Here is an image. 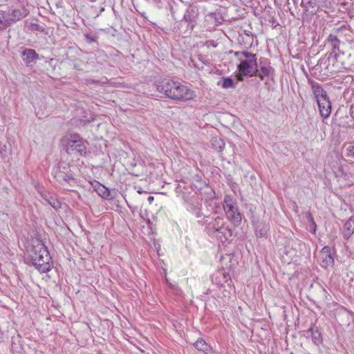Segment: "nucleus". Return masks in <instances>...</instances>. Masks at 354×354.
<instances>
[{"instance_id": "obj_1", "label": "nucleus", "mask_w": 354, "mask_h": 354, "mask_svg": "<svg viewBox=\"0 0 354 354\" xmlns=\"http://www.w3.org/2000/svg\"><path fill=\"white\" fill-rule=\"evenodd\" d=\"M156 89L167 97L179 101L190 100L196 96L194 92L187 86L171 79L165 78L158 81Z\"/></svg>"}, {"instance_id": "obj_2", "label": "nucleus", "mask_w": 354, "mask_h": 354, "mask_svg": "<svg viewBox=\"0 0 354 354\" xmlns=\"http://www.w3.org/2000/svg\"><path fill=\"white\" fill-rule=\"evenodd\" d=\"M33 266L41 273L51 269V257L45 245L38 243L32 247L29 254Z\"/></svg>"}, {"instance_id": "obj_3", "label": "nucleus", "mask_w": 354, "mask_h": 354, "mask_svg": "<svg viewBox=\"0 0 354 354\" xmlns=\"http://www.w3.org/2000/svg\"><path fill=\"white\" fill-rule=\"evenodd\" d=\"M206 231L209 234L217 237L221 242L226 241L232 236V230L225 226L223 219L219 216L207 224Z\"/></svg>"}, {"instance_id": "obj_4", "label": "nucleus", "mask_w": 354, "mask_h": 354, "mask_svg": "<svg viewBox=\"0 0 354 354\" xmlns=\"http://www.w3.org/2000/svg\"><path fill=\"white\" fill-rule=\"evenodd\" d=\"M63 142L66 143L68 153H71L73 151H77L80 155L86 153V147L77 133L68 134L64 138Z\"/></svg>"}, {"instance_id": "obj_5", "label": "nucleus", "mask_w": 354, "mask_h": 354, "mask_svg": "<svg viewBox=\"0 0 354 354\" xmlns=\"http://www.w3.org/2000/svg\"><path fill=\"white\" fill-rule=\"evenodd\" d=\"M233 198L227 196L224 198L223 209L225 212L227 218L232 221L235 225L241 224L242 217L238 211V207L235 205Z\"/></svg>"}, {"instance_id": "obj_6", "label": "nucleus", "mask_w": 354, "mask_h": 354, "mask_svg": "<svg viewBox=\"0 0 354 354\" xmlns=\"http://www.w3.org/2000/svg\"><path fill=\"white\" fill-rule=\"evenodd\" d=\"M274 70L270 66V62L266 58H261L259 59V66L255 68V74L263 80L266 77H269L272 75Z\"/></svg>"}, {"instance_id": "obj_7", "label": "nucleus", "mask_w": 354, "mask_h": 354, "mask_svg": "<svg viewBox=\"0 0 354 354\" xmlns=\"http://www.w3.org/2000/svg\"><path fill=\"white\" fill-rule=\"evenodd\" d=\"M54 178L62 185L66 183L71 187H74L76 184L75 179L71 173L65 172L61 169V165L54 171Z\"/></svg>"}, {"instance_id": "obj_8", "label": "nucleus", "mask_w": 354, "mask_h": 354, "mask_svg": "<svg viewBox=\"0 0 354 354\" xmlns=\"http://www.w3.org/2000/svg\"><path fill=\"white\" fill-rule=\"evenodd\" d=\"M257 67V59L242 60L238 66L241 74L250 77H252L255 74V68Z\"/></svg>"}, {"instance_id": "obj_9", "label": "nucleus", "mask_w": 354, "mask_h": 354, "mask_svg": "<svg viewBox=\"0 0 354 354\" xmlns=\"http://www.w3.org/2000/svg\"><path fill=\"white\" fill-rule=\"evenodd\" d=\"M255 235L257 238L266 237L270 230L269 223L264 221L257 220L252 221Z\"/></svg>"}, {"instance_id": "obj_10", "label": "nucleus", "mask_w": 354, "mask_h": 354, "mask_svg": "<svg viewBox=\"0 0 354 354\" xmlns=\"http://www.w3.org/2000/svg\"><path fill=\"white\" fill-rule=\"evenodd\" d=\"M321 259V266L324 268H327L333 265L334 258L330 252V248L328 246L324 247L320 251L319 254Z\"/></svg>"}, {"instance_id": "obj_11", "label": "nucleus", "mask_w": 354, "mask_h": 354, "mask_svg": "<svg viewBox=\"0 0 354 354\" xmlns=\"http://www.w3.org/2000/svg\"><path fill=\"white\" fill-rule=\"evenodd\" d=\"M317 102L321 116L324 118H328L331 113V103L329 97H327L322 100H319Z\"/></svg>"}, {"instance_id": "obj_12", "label": "nucleus", "mask_w": 354, "mask_h": 354, "mask_svg": "<svg viewBox=\"0 0 354 354\" xmlns=\"http://www.w3.org/2000/svg\"><path fill=\"white\" fill-rule=\"evenodd\" d=\"M342 234L344 238L348 239L354 234V217H351L344 223Z\"/></svg>"}, {"instance_id": "obj_13", "label": "nucleus", "mask_w": 354, "mask_h": 354, "mask_svg": "<svg viewBox=\"0 0 354 354\" xmlns=\"http://www.w3.org/2000/svg\"><path fill=\"white\" fill-rule=\"evenodd\" d=\"M312 90L317 102H318L319 100H322L323 98L328 97L326 91L318 83L313 82L312 84Z\"/></svg>"}, {"instance_id": "obj_14", "label": "nucleus", "mask_w": 354, "mask_h": 354, "mask_svg": "<svg viewBox=\"0 0 354 354\" xmlns=\"http://www.w3.org/2000/svg\"><path fill=\"white\" fill-rule=\"evenodd\" d=\"M197 16L196 10L193 7H189L187 9L184 16H183V21L185 22H187L189 24L191 25V28H193L194 25L193 23L195 21L196 18Z\"/></svg>"}, {"instance_id": "obj_15", "label": "nucleus", "mask_w": 354, "mask_h": 354, "mask_svg": "<svg viewBox=\"0 0 354 354\" xmlns=\"http://www.w3.org/2000/svg\"><path fill=\"white\" fill-rule=\"evenodd\" d=\"M22 56L24 61L27 64H30L35 59L38 58V55L36 51L33 49H25L22 52Z\"/></svg>"}, {"instance_id": "obj_16", "label": "nucleus", "mask_w": 354, "mask_h": 354, "mask_svg": "<svg viewBox=\"0 0 354 354\" xmlns=\"http://www.w3.org/2000/svg\"><path fill=\"white\" fill-rule=\"evenodd\" d=\"M41 196L42 198L44 199L55 209L57 210L61 208V203L50 194H41Z\"/></svg>"}, {"instance_id": "obj_17", "label": "nucleus", "mask_w": 354, "mask_h": 354, "mask_svg": "<svg viewBox=\"0 0 354 354\" xmlns=\"http://www.w3.org/2000/svg\"><path fill=\"white\" fill-rule=\"evenodd\" d=\"M307 332L310 333L311 339L315 344L319 345V344L322 343V333L319 330L317 327H315V326L311 327L308 330Z\"/></svg>"}, {"instance_id": "obj_18", "label": "nucleus", "mask_w": 354, "mask_h": 354, "mask_svg": "<svg viewBox=\"0 0 354 354\" xmlns=\"http://www.w3.org/2000/svg\"><path fill=\"white\" fill-rule=\"evenodd\" d=\"M95 190L97 194L105 199H112L113 197L111 196L110 191L102 184L97 183L94 187Z\"/></svg>"}, {"instance_id": "obj_19", "label": "nucleus", "mask_w": 354, "mask_h": 354, "mask_svg": "<svg viewBox=\"0 0 354 354\" xmlns=\"http://www.w3.org/2000/svg\"><path fill=\"white\" fill-rule=\"evenodd\" d=\"M194 347L200 351L203 352L205 354H208L210 351V346L205 342L204 339L199 338L194 344Z\"/></svg>"}, {"instance_id": "obj_20", "label": "nucleus", "mask_w": 354, "mask_h": 354, "mask_svg": "<svg viewBox=\"0 0 354 354\" xmlns=\"http://www.w3.org/2000/svg\"><path fill=\"white\" fill-rule=\"evenodd\" d=\"M212 148L218 152L223 151L225 148V142L220 138H213L211 140Z\"/></svg>"}, {"instance_id": "obj_21", "label": "nucleus", "mask_w": 354, "mask_h": 354, "mask_svg": "<svg viewBox=\"0 0 354 354\" xmlns=\"http://www.w3.org/2000/svg\"><path fill=\"white\" fill-rule=\"evenodd\" d=\"M327 41L331 45L333 52L335 54L336 50H339L340 41L338 39L336 35L330 34L328 37Z\"/></svg>"}, {"instance_id": "obj_22", "label": "nucleus", "mask_w": 354, "mask_h": 354, "mask_svg": "<svg viewBox=\"0 0 354 354\" xmlns=\"http://www.w3.org/2000/svg\"><path fill=\"white\" fill-rule=\"evenodd\" d=\"M217 84L221 86L223 88H230L234 87V82L231 77H222Z\"/></svg>"}, {"instance_id": "obj_23", "label": "nucleus", "mask_w": 354, "mask_h": 354, "mask_svg": "<svg viewBox=\"0 0 354 354\" xmlns=\"http://www.w3.org/2000/svg\"><path fill=\"white\" fill-rule=\"evenodd\" d=\"M26 16V15L21 12L20 10H14L10 15V17H8V19H10V24L12 21H15L17 20H19L22 18H24Z\"/></svg>"}, {"instance_id": "obj_24", "label": "nucleus", "mask_w": 354, "mask_h": 354, "mask_svg": "<svg viewBox=\"0 0 354 354\" xmlns=\"http://www.w3.org/2000/svg\"><path fill=\"white\" fill-rule=\"evenodd\" d=\"M10 26V19L5 13H0V30L6 28Z\"/></svg>"}, {"instance_id": "obj_25", "label": "nucleus", "mask_w": 354, "mask_h": 354, "mask_svg": "<svg viewBox=\"0 0 354 354\" xmlns=\"http://www.w3.org/2000/svg\"><path fill=\"white\" fill-rule=\"evenodd\" d=\"M239 54L243 55L247 59L246 60L257 59L256 55L252 54L249 52L243 51V52L235 53V55L236 56H238Z\"/></svg>"}, {"instance_id": "obj_26", "label": "nucleus", "mask_w": 354, "mask_h": 354, "mask_svg": "<svg viewBox=\"0 0 354 354\" xmlns=\"http://www.w3.org/2000/svg\"><path fill=\"white\" fill-rule=\"evenodd\" d=\"M301 6L304 7L306 10L307 11L309 8H315L316 7V0H308L306 2V5L304 6V3H301Z\"/></svg>"}, {"instance_id": "obj_27", "label": "nucleus", "mask_w": 354, "mask_h": 354, "mask_svg": "<svg viewBox=\"0 0 354 354\" xmlns=\"http://www.w3.org/2000/svg\"><path fill=\"white\" fill-rule=\"evenodd\" d=\"M85 37H86V41L89 43L94 42L97 39V37L91 33H86L85 35Z\"/></svg>"}, {"instance_id": "obj_28", "label": "nucleus", "mask_w": 354, "mask_h": 354, "mask_svg": "<svg viewBox=\"0 0 354 354\" xmlns=\"http://www.w3.org/2000/svg\"><path fill=\"white\" fill-rule=\"evenodd\" d=\"M306 218L311 223V226L314 227V231L315 230V228L316 227L315 222L314 221V218L312 216V214L310 212H308L306 214Z\"/></svg>"}, {"instance_id": "obj_29", "label": "nucleus", "mask_w": 354, "mask_h": 354, "mask_svg": "<svg viewBox=\"0 0 354 354\" xmlns=\"http://www.w3.org/2000/svg\"><path fill=\"white\" fill-rule=\"evenodd\" d=\"M347 157L354 161V147H350L348 149Z\"/></svg>"}, {"instance_id": "obj_30", "label": "nucleus", "mask_w": 354, "mask_h": 354, "mask_svg": "<svg viewBox=\"0 0 354 354\" xmlns=\"http://www.w3.org/2000/svg\"><path fill=\"white\" fill-rule=\"evenodd\" d=\"M147 200H148V201H149V203H151V202L154 200V197H153V196H149L148 197Z\"/></svg>"}, {"instance_id": "obj_31", "label": "nucleus", "mask_w": 354, "mask_h": 354, "mask_svg": "<svg viewBox=\"0 0 354 354\" xmlns=\"http://www.w3.org/2000/svg\"><path fill=\"white\" fill-rule=\"evenodd\" d=\"M88 82L97 83L99 82L98 81H95V80H91V81H88Z\"/></svg>"}, {"instance_id": "obj_32", "label": "nucleus", "mask_w": 354, "mask_h": 354, "mask_svg": "<svg viewBox=\"0 0 354 354\" xmlns=\"http://www.w3.org/2000/svg\"><path fill=\"white\" fill-rule=\"evenodd\" d=\"M74 68L77 70H80V68H78V66H77L76 64H74Z\"/></svg>"}, {"instance_id": "obj_33", "label": "nucleus", "mask_w": 354, "mask_h": 354, "mask_svg": "<svg viewBox=\"0 0 354 354\" xmlns=\"http://www.w3.org/2000/svg\"><path fill=\"white\" fill-rule=\"evenodd\" d=\"M196 215H197V217H201V215H200L199 212H196Z\"/></svg>"}, {"instance_id": "obj_34", "label": "nucleus", "mask_w": 354, "mask_h": 354, "mask_svg": "<svg viewBox=\"0 0 354 354\" xmlns=\"http://www.w3.org/2000/svg\"><path fill=\"white\" fill-rule=\"evenodd\" d=\"M0 13H4V12H2V11H0Z\"/></svg>"}]
</instances>
